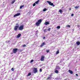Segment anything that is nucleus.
<instances>
[{
	"mask_svg": "<svg viewBox=\"0 0 80 80\" xmlns=\"http://www.w3.org/2000/svg\"><path fill=\"white\" fill-rule=\"evenodd\" d=\"M49 24H50V23L48 22H46L45 23V25H49Z\"/></svg>",
	"mask_w": 80,
	"mask_h": 80,
	"instance_id": "nucleus-11",
	"label": "nucleus"
},
{
	"mask_svg": "<svg viewBox=\"0 0 80 80\" xmlns=\"http://www.w3.org/2000/svg\"><path fill=\"white\" fill-rule=\"evenodd\" d=\"M59 53V51H58L56 52V54H58Z\"/></svg>",
	"mask_w": 80,
	"mask_h": 80,
	"instance_id": "nucleus-27",
	"label": "nucleus"
},
{
	"mask_svg": "<svg viewBox=\"0 0 80 80\" xmlns=\"http://www.w3.org/2000/svg\"><path fill=\"white\" fill-rule=\"evenodd\" d=\"M39 0H38L37 1L35 2V3H36V4H38V2H39Z\"/></svg>",
	"mask_w": 80,
	"mask_h": 80,
	"instance_id": "nucleus-20",
	"label": "nucleus"
},
{
	"mask_svg": "<svg viewBox=\"0 0 80 80\" xmlns=\"http://www.w3.org/2000/svg\"><path fill=\"white\" fill-rule=\"evenodd\" d=\"M39 71L40 72H42V69H40L39 70Z\"/></svg>",
	"mask_w": 80,
	"mask_h": 80,
	"instance_id": "nucleus-35",
	"label": "nucleus"
},
{
	"mask_svg": "<svg viewBox=\"0 0 80 80\" xmlns=\"http://www.w3.org/2000/svg\"><path fill=\"white\" fill-rule=\"evenodd\" d=\"M45 37H44L43 38V39H45Z\"/></svg>",
	"mask_w": 80,
	"mask_h": 80,
	"instance_id": "nucleus-39",
	"label": "nucleus"
},
{
	"mask_svg": "<svg viewBox=\"0 0 80 80\" xmlns=\"http://www.w3.org/2000/svg\"><path fill=\"white\" fill-rule=\"evenodd\" d=\"M57 28H58V29H59V28H60V26H58L57 27Z\"/></svg>",
	"mask_w": 80,
	"mask_h": 80,
	"instance_id": "nucleus-22",
	"label": "nucleus"
},
{
	"mask_svg": "<svg viewBox=\"0 0 80 80\" xmlns=\"http://www.w3.org/2000/svg\"><path fill=\"white\" fill-rule=\"evenodd\" d=\"M76 76H78V75L77 74H76Z\"/></svg>",
	"mask_w": 80,
	"mask_h": 80,
	"instance_id": "nucleus-38",
	"label": "nucleus"
},
{
	"mask_svg": "<svg viewBox=\"0 0 80 80\" xmlns=\"http://www.w3.org/2000/svg\"><path fill=\"white\" fill-rule=\"evenodd\" d=\"M42 19H40L38 20V22H36V25H37V26H39L40 24L42 23Z\"/></svg>",
	"mask_w": 80,
	"mask_h": 80,
	"instance_id": "nucleus-1",
	"label": "nucleus"
},
{
	"mask_svg": "<svg viewBox=\"0 0 80 80\" xmlns=\"http://www.w3.org/2000/svg\"><path fill=\"white\" fill-rule=\"evenodd\" d=\"M44 32H47V29H44Z\"/></svg>",
	"mask_w": 80,
	"mask_h": 80,
	"instance_id": "nucleus-30",
	"label": "nucleus"
},
{
	"mask_svg": "<svg viewBox=\"0 0 80 80\" xmlns=\"http://www.w3.org/2000/svg\"><path fill=\"white\" fill-rule=\"evenodd\" d=\"M16 25H18L17 26H18L19 25H18V23H17Z\"/></svg>",
	"mask_w": 80,
	"mask_h": 80,
	"instance_id": "nucleus-37",
	"label": "nucleus"
},
{
	"mask_svg": "<svg viewBox=\"0 0 80 80\" xmlns=\"http://www.w3.org/2000/svg\"><path fill=\"white\" fill-rule=\"evenodd\" d=\"M50 52V50H49V49H48V50L46 51V52L47 53H48V52Z\"/></svg>",
	"mask_w": 80,
	"mask_h": 80,
	"instance_id": "nucleus-25",
	"label": "nucleus"
},
{
	"mask_svg": "<svg viewBox=\"0 0 80 80\" xmlns=\"http://www.w3.org/2000/svg\"><path fill=\"white\" fill-rule=\"evenodd\" d=\"M74 15V14H73V13H72V14H71V16H72V17H73V16Z\"/></svg>",
	"mask_w": 80,
	"mask_h": 80,
	"instance_id": "nucleus-36",
	"label": "nucleus"
},
{
	"mask_svg": "<svg viewBox=\"0 0 80 80\" xmlns=\"http://www.w3.org/2000/svg\"><path fill=\"white\" fill-rule=\"evenodd\" d=\"M38 72V70H37V68H34L33 69V72L34 73L36 74V73H37Z\"/></svg>",
	"mask_w": 80,
	"mask_h": 80,
	"instance_id": "nucleus-4",
	"label": "nucleus"
},
{
	"mask_svg": "<svg viewBox=\"0 0 80 80\" xmlns=\"http://www.w3.org/2000/svg\"><path fill=\"white\" fill-rule=\"evenodd\" d=\"M68 72L71 74H73V71L71 70H69Z\"/></svg>",
	"mask_w": 80,
	"mask_h": 80,
	"instance_id": "nucleus-12",
	"label": "nucleus"
},
{
	"mask_svg": "<svg viewBox=\"0 0 80 80\" xmlns=\"http://www.w3.org/2000/svg\"><path fill=\"white\" fill-rule=\"evenodd\" d=\"M25 7V6L24 5L21 6L20 7V9H22V7Z\"/></svg>",
	"mask_w": 80,
	"mask_h": 80,
	"instance_id": "nucleus-17",
	"label": "nucleus"
},
{
	"mask_svg": "<svg viewBox=\"0 0 80 80\" xmlns=\"http://www.w3.org/2000/svg\"><path fill=\"white\" fill-rule=\"evenodd\" d=\"M31 72L29 73L28 75V76H30V75H31Z\"/></svg>",
	"mask_w": 80,
	"mask_h": 80,
	"instance_id": "nucleus-24",
	"label": "nucleus"
},
{
	"mask_svg": "<svg viewBox=\"0 0 80 80\" xmlns=\"http://www.w3.org/2000/svg\"><path fill=\"white\" fill-rule=\"evenodd\" d=\"M76 44L77 45H80V42L79 41H78L76 42Z\"/></svg>",
	"mask_w": 80,
	"mask_h": 80,
	"instance_id": "nucleus-15",
	"label": "nucleus"
},
{
	"mask_svg": "<svg viewBox=\"0 0 80 80\" xmlns=\"http://www.w3.org/2000/svg\"><path fill=\"white\" fill-rule=\"evenodd\" d=\"M58 12H60V13H61V14H62V13H63V11H62V9L59 10Z\"/></svg>",
	"mask_w": 80,
	"mask_h": 80,
	"instance_id": "nucleus-14",
	"label": "nucleus"
},
{
	"mask_svg": "<svg viewBox=\"0 0 80 80\" xmlns=\"http://www.w3.org/2000/svg\"><path fill=\"white\" fill-rule=\"evenodd\" d=\"M55 72L56 73H58V70H56L55 71Z\"/></svg>",
	"mask_w": 80,
	"mask_h": 80,
	"instance_id": "nucleus-18",
	"label": "nucleus"
},
{
	"mask_svg": "<svg viewBox=\"0 0 80 80\" xmlns=\"http://www.w3.org/2000/svg\"><path fill=\"white\" fill-rule=\"evenodd\" d=\"M19 26H15L14 27V30L15 31H17Z\"/></svg>",
	"mask_w": 80,
	"mask_h": 80,
	"instance_id": "nucleus-6",
	"label": "nucleus"
},
{
	"mask_svg": "<svg viewBox=\"0 0 80 80\" xmlns=\"http://www.w3.org/2000/svg\"><path fill=\"white\" fill-rule=\"evenodd\" d=\"M50 30H51V28H49L48 29V32H50Z\"/></svg>",
	"mask_w": 80,
	"mask_h": 80,
	"instance_id": "nucleus-23",
	"label": "nucleus"
},
{
	"mask_svg": "<svg viewBox=\"0 0 80 80\" xmlns=\"http://www.w3.org/2000/svg\"><path fill=\"white\" fill-rule=\"evenodd\" d=\"M11 70L12 71H14V69L13 68H12Z\"/></svg>",
	"mask_w": 80,
	"mask_h": 80,
	"instance_id": "nucleus-33",
	"label": "nucleus"
},
{
	"mask_svg": "<svg viewBox=\"0 0 80 80\" xmlns=\"http://www.w3.org/2000/svg\"><path fill=\"white\" fill-rule=\"evenodd\" d=\"M46 10H47V9L46 8H45L43 9V11L45 12L46 11Z\"/></svg>",
	"mask_w": 80,
	"mask_h": 80,
	"instance_id": "nucleus-19",
	"label": "nucleus"
},
{
	"mask_svg": "<svg viewBox=\"0 0 80 80\" xmlns=\"http://www.w3.org/2000/svg\"><path fill=\"white\" fill-rule=\"evenodd\" d=\"M52 78V75H50L49 77H48L47 78V80H49V79H51Z\"/></svg>",
	"mask_w": 80,
	"mask_h": 80,
	"instance_id": "nucleus-10",
	"label": "nucleus"
},
{
	"mask_svg": "<svg viewBox=\"0 0 80 80\" xmlns=\"http://www.w3.org/2000/svg\"><path fill=\"white\" fill-rule=\"evenodd\" d=\"M47 2L48 3L49 5H51V6H53V7H55V5H54L53 3H52L51 2L48 1H47Z\"/></svg>",
	"mask_w": 80,
	"mask_h": 80,
	"instance_id": "nucleus-3",
	"label": "nucleus"
},
{
	"mask_svg": "<svg viewBox=\"0 0 80 80\" xmlns=\"http://www.w3.org/2000/svg\"><path fill=\"white\" fill-rule=\"evenodd\" d=\"M46 44V43H45V42H43L40 45V47H43L44 45H45Z\"/></svg>",
	"mask_w": 80,
	"mask_h": 80,
	"instance_id": "nucleus-9",
	"label": "nucleus"
},
{
	"mask_svg": "<svg viewBox=\"0 0 80 80\" xmlns=\"http://www.w3.org/2000/svg\"><path fill=\"white\" fill-rule=\"evenodd\" d=\"M67 27H70V25H68L67 26Z\"/></svg>",
	"mask_w": 80,
	"mask_h": 80,
	"instance_id": "nucleus-34",
	"label": "nucleus"
},
{
	"mask_svg": "<svg viewBox=\"0 0 80 80\" xmlns=\"http://www.w3.org/2000/svg\"><path fill=\"white\" fill-rule=\"evenodd\" d=\"M24 28V26L23 25H21L19 28H18V30L21 31H22L23 30V28Z\"/></svg>",
	"mask_w": 80,
	"mask_h": 80,
	"instance_id": "nucleus-2",
	"label": "nucleus"
},
{
	"mask_svg": "<svg viewBox=\"0 0 80 80\" xmlns=\"http://www.w3.org/2000/svg\"><path fill=\"white\" fill-rule=\"evenodd\" d=\"M33 62V60L32 59L31 60V61H30V63H32V62Z\"/></svg>",
	"mask_w": 80,
	"mask_h": 80,
	"instance_id": "nucleus-26",
	"label": "nucleus"
},
{
	"mask_svg": "<svg viewBox=\"0 0 80 80\" xmlns=\"http://www.w3.org/2000/svg\"><path fill=\"white\" fill-rule=\"evenodd\" d=\"M21 36V34L19 33L18 34L17 36V38H20V36Z\"/></svg>",
	"mask_w": 80,
	"mask_h": 80,
	"instance_id": "nucleus-13",
	"label": "nucleus"
},
{
	"mask_svg": "<svg viewBox=\"0 0 80 80\" xmlns=\"http://www.w3.org/2000/svg\"><path fill=\"white\" fill-rule=\"evenodd\" d=\"M71 9H72V8H69V10L70 11V10H71Z\"/></svg>",
	"mask_w": 80,
	"mask_h": 80,
	"instance_id": "nucleus-40",
	"label": "nucleus"
},
{
	"mask_svg": "<svg viewBox=\"0 0 80 80\" xmlns=\"http://www.w3.org/2000/svg\"><path fill=\"white\" fill-rule=\"evenodd\" d=\"M27 46L25 44H24L23 45V47H26Z\"/></svg>",
	"mask_w": 80,
	"mask_h": 80,
	"instance_id": "nucleus-31",
	"label": "nucleus"
},
{
	"mask_svg": "<svg viewBox=\"0 0 80 80\" xmlns=\"http://www.w3.org/2000/svg\"><path fill=\"white\" fill-rule=\"evenodd\" d=\"M36 5V4L35 3H34L33 5V7H34V6Z\"/></svg>",
	"mask_w": 80,
	"mask_h": 80,
	"instance_id": "nucleus-29",
	"label": "nucleus"
},
{
	"mask_svg": "<svg viewBox=\"0 0 80 80\" xmlns=\"http://www.w3.org/2000/svg\"><path fill=\"white\" fill-rule=\"evenodd\" d=\"M45 59V56H42L40 59L41 61H44Z\"/></svg>",
	"mask_w": 80,
	"mask_h": 80,
	"instance_id": "nucleus-7",
	"label": "nucleus"
},
{
	"mask_svg": "<svg viewBox=\"0 0 80 80\" xmlns=\"http://www.w3.org/2000/svg\"><path fill=\"white\" fill-rule=\"evenodd\" d=\"M15 2V0H13V1H12L11 2V4H13Z\"/></svg>",
	"mask_w": 80,
	"mask_h": 80,
	"instance_id": "nucleus-16",
	"label": "nucleus"
},
{
	"mask_svg": "<svg viewBox=\"0 0 80 80\" xmlns=\"http://www.w3.org/2000/svg\"><path fill=\"white\" fill-rule=\"evenodd\" d=\"M79 6H76V7H75V8H76V9H77V8H79Z\"/></svg>",
	"mask_w": 80,
	"mask_h": 80,
	"instance_id": "nucleus-21",
	"label": "nucleus"
},
{
	"mask_svg": "<svg viewBox=\"0 0 80 80\" xmlns=\"http://www.w3.org/2000/svg\"><path fill=\"white\" fill-rule=\"evenodd\" d=\"M20 15V13H18L13 16V17L15 18V17H17L18 16H19Z\"/></svg>",
	"mask_w": 80,
	"mask_h": 80,
	"instance_id": "nucleus-8",
	"label": "nucleus"
},
{
	"mask_svg": "<svg viewBox=\"0 0 80 80\" xmlns=\"http://www.w3.org/2000/svg\"><path fill=\"white\" fill-rule=\"evenodd\" d=\"M9 42H10V41H6V43H9Z\"/></svg>",
	"mask_w": 80,
	"mask_h": 80,
	"instance_id": "nucleus-28",
	"label": "nucleus"
},
{
	"mask_svg": "<svg viewBox=\"0 0 80 80\" xmlns=\"http://www.w3.org/2000/svg\"><path fill=\"white\" fill-rule=\"evenodd\" d=\"M38 30H37V31H36V34H37V33H38Z\"/></svg>",
	"mask_w": 80,
	"mask_h": 80,
	"instance_id": "nucleus-32",
	"label": "nucleus"
},
{
	"mask_svg": "<svg viewBox=\"0 0 80 80\" xmlns=\"http://www.w3.org/2000/svg\"><path fill=\"white\" fill-rule=\"evenodd\" d=\"M17 50H18V48H14L12 50V52L13 53H17Z\"/></svg>",
	"mask_w": 80,
	"mask_h": 80,
	"instance_id": "nucleus-5",
	"label": "nucleus"
}]
</instances>
